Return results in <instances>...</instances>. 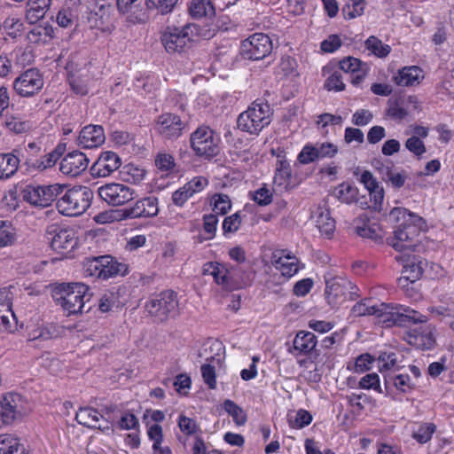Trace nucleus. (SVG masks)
Listing matches in <instances>:
<instances>
[{
    "label": "nucleus",
    "instance_id": "nucleus-16",
    "mask_svg": "<svg viewBox=\"0 0 454 454\" xmlns=\"http://www.w3.org/2000/svg\"><path fill=\"white\" fill-rule=\"evenodd\" d=\"M46 237L51 248L61 254L70 253L77 245V239L72 229L51 225L47 229Z\"/></svg>",
    "mask_w": 454,
    "mask_h": 454
},
{
    "label": "nucleus",
    "instance_id": "nucleus-44",
    "mask_svg": "<svg viewBox=\"0 0 454 454\" xmlns=\"http://www.w3.org/2000/svg\"><path fill=\"white\" fill-rule=\"evenodd\" d=\"M435 431L436 426L434 423H421L413 430L411 437L419 443L425 444L432 439Z\"/></svg>",
    "mask_w": 454,
    "mask_h": 454
},
{
    "label": "nucleus",
    "instance_id": "nucleus-57",
    "mask_svg": "<svg viewBox=\"0 0 454 454\" xmlns=\"http://www.w3.org/2000/svg\"><path fill=\"white\" fill-rule=\"evenodd\" d=\"M380 372H387L395 368L397 355L395 352H381L378 357Z\"/></svg>",
    "mask_w": 454,
    "mask_h": 454
},
{
    "label": "nucleus",
    "instance_id": "nucleus-46",
    "mask_svg": "<svg viewBox=\"0 0 454 454\" xmlns=\"http://www.w3.org/2000/svg\"><path fill=\"white\" fill-rule=\"evenodd\" d=\"M23 22L20 18L8 17L4 20L1 26L3 33L11 38H17L21 35L23 31Z\"/></svg>",
    "mask_w": 454,
    "mask_h": 454
},
{
    "label": "nucleus",
    "instance_id": "nucleus-63",
    "mask_svg": "<svg viewBox=\"0 0 454 454\" xmlns=\"http://www.w3.org/2000/svg\"><path fill=\"white\" fill-rule=\"evenodd\" d=\"M178 427L180 430L187 435L193 434L199 430L198 425L195 422V420L184 415L179 416Z\"/></svg>",
    "mask_w": 454,
    "mask_h": 454
},
{
    "label": "nucleus",
    "instance_id": "nucleus-28",
    "mask_svg": "<svg viewBox=\"0 0 454 454\" xmlns=\"http://www.w3.org/2000/svg\"><path fill=\"white\" fill-rule=\"evenodd\" d=\"M202 274L212 276L215 282L223 288H230L231 278L227 267L218 262H208L203 265Z\"/></svg>",
    "mask_w": 454,
    "mask_h": 454
},
{
    "label": "nucleus",
    "instance_id": "nucleus-11",
    "mask_svg": "<svg viewBox=\"0 0 454 454\" xmlns=\"http://www.w3.org/2000/svg\"><path fill=\"white\" fill-rule=\"evenodd\" d=\"M178 305L177 294L174 291L166 290L148 301L145 309L151 316L164 321L177 314Z\"/></svg>",
    "mask_w": 454,
    "mask_h": 454
},
{
    "label": "nucleus",
    "instance_id": "nucleus-59",
    "mask_svg": "<svg viewBox=\"0 0 454 454\" xmlns=\"http://www.w3.org/2000/svg\"><path fill=\"white\" fill-rule=\"evenodd\" d=\"M118 301V294L113 291L106 292L98 301V309L101 312H108Z\"/></svg>",
    "mask_w": 454,
    "mask_h": 454
},
{
    "label": "nucleus",
    "instance_id": "nucleus-9",
    "mask_svg": "<svg viewBox=\"0 0 454 454\" xmlns=\"http://www.w3.org/2000/svg\"><path fill=\"white\" fill-rule=\"evenodd\" d=\"M219 137L206 125H201L190 136V146L199 157L211 159L219 153Z\"/></svg>",
    "mask_w": 454,
    "mask_h": 454
},
{
    "label": "nucleus",
    "instance_id": "nucleus-23",
    "mask_svg": "<svg viewBox=\"0 0 454 454\" xmlns=\"http://www.w3.org/2000/svg\"><path fill=\"white\" fill-rule=\"evenodd\" d=\"M105 141V129L101 125L89 124L83 127L77 137L78 145L83 149L97 148Z\"/></svg>",
    "mask_w": 454,
    "mask_h": 454
},
{
    "label": "nucleus",
    "instance_id": "nucleus-61",
    "mask_svg": "<svg viewBox=\"0 0 454 454\" xmlns=\"http://www.w3.org/2000/svg\"><path fill=\"white\" fill-rule=\"evenodd\" d=\"M327 90L341 91L345 89L342 75L340 72L333 73L325 82Z\"/></svg>",
    "mask_w": 454,
    "mask_h": 454
},
{
    "label": "nucleus",
    "instance_id": "nucleus-4",
    "mask_svg": "<svg viewBox=\"0 0 454 454\" xmlns=\"http://www.w3.org/2000/svg\"><path fill=\"white\" fill-rule=\"evenodd\" d=\"M272 111L268 103L256 100L237 120L238 128L250 135H259L271 122Z\"/></svg>",
    "mask_w": 454,
    "mask_h": 454
},
{
    "label": "nucleus",
    "instance_id": "nucleus-22",
    "mask_svg": "<svg viewBox=\"0 0 454 454\" xmlns=\"http://www.w3.org/2000/svg\"><path fill=\"white\" fill-rule=\"evenodd\" d=\"M89 162L83 153L74 151L61 160L59 169L64 175L77 176L87 169Z\"/></svg>",
    "mask_w": 454,
    "mask_h": 454
},
{
    "label": "nucleus",
    "instance_id": "nucleus-45",
    "mask_svg": "<svg viewBox=\"0 0 454 454\" xmlns=\"http://www.w3.org/2000/svg\"><path fill=\"white\" fill-rule=\"evenodd\" d=\"M287 421L292 428H303L312 421V415L306 410L300 409L296 412L287 415Z\"/></svg>",
    "mask_w": 454,
    "mask_h": 454
},
{
    "label": "nucleus",
    "instance_id": "nucleus-48",
    "mask_svg": "<svg viewBox=\"0 0 454 454\" xmlns=\"http://www.w3.org/2000/svg\"><path fill=\"white\" fill-rule=\"evenodd\" d=\"M242 223V212L237 211L234 214L226 216L222 224L223 233L225 237L230 233H235L239 231Z\"/></svg>",
    "mask_w": 454,
    "mask_h": 454
},
{
    "label": "nucleus",
    "instance_id": "nucleus-25",
    "mask_svg": "<svg viewBox=\"0 0 454 454\" xmlns=\"http://www.w3.org/2000/svg\"><path fill=\"white\" fill-rule=\"evenodd\" d=\"M340 69L345 73L352 74L351 83L355 86L359 85L365 78L367 66L360 59L354 57H347L339 63Z\"/></svg>",
    "mask_w": 454,
    "mask_h": 454
},
{
    "label": "nucleus",
    "instance_id": "nucleus-17",
    "mask_svg": "<svg viewBox=\"0 0 454 454\" xmlns=\"http://www.w3.org/2000/svg\"><path fill=\"white\" fill-rule=\"evenodd\" d=\"M43 78L35 68H29L13 81V90L20 97H32L43 87Z\"/></svg>",
    "mask_w": 454,
    "mask_h": 454
},
{
    "label": "nucleus",
    "instance_id": "nucleus-33",
    "mask_svg": "<svg viewBox=\"0 0 454 454\" xmlns=\"http://www.w3.org/2000/svg\"><path fill=\"white\" fill-rule=\"evenodd\" d=\"M75 419L79 424L83 425L84 427L103 429L100 424V420L103 419V416L93 408H80L76 412Z\"/></svg>",
    "mask_w": 454,
    "mask_h": 454
},
{
    "label": "nucleus",
    "instance_id": "nucleus-64",
    "mask_svg": "<svg viewBox=\"0 0 454 454\" xmlns=\"http://www.w3.org/2000/svg\"><path fill=\"white\" fill-rule=\"evenodd\" d=\"M200 371L205 384H207L210 389H215L216 387L215 367L208 364H205L201 366Z\"/></svg>",
    "mask_w": 454,
    "mask_h": 454
},
{
    "label": "nucleus",
    "instance_id": "nucleus-15",
    "mask_svg": "<svg viewBox=\"0 0 454 454\" xmlns=\"http://www.w3.org/2000/svg\"><path fill=\"white\" fill-rule=\"evenodd\" d=\"M186 126L179 115L165 113L158 116L154 129L162 139L174 141L183 135Z\"/></svg>",
    "mask_w": 454,
    "mask_h": 454
},
{
    "label": "nucleus",
    "instance_id": "nucleus-58",
    "mask_svg": "<svg viewBox=\"0 0 454 454\" xmlns=\"http://www.w3.org/2000/svg\"><path fill=\"white\" fill-rule=\"evenodd\" d=\"M375 309L376 304H371V300H364L356 302L353 306L351 312L355 317L374 316Z\"/></svg>",
    "mask_w": 454,
    "mask_h": 454
},
{
    "label": "nucleus",
    "instance_id": "nucleus-21",
    "mask_svg": "<svg viewBox=\"0 0 454 454\" xmlns=\"http://www.w3.org/2000/svg\"><path fill=\"white\" fill-rule=\"evenodd\" d=\"M121 164V159L117 153L106 151L102 153L91 166L90 172L93 176L106 177L117 170Z\"/></svg>",
    "mask_w": 454,
    "mask_h": 454
},
{
    "label": "nucleus",
    "instance_id": "nucleus-12",
    "mask_svg": "<svg viewBox=\"0 0 454 454\" xmlns=\"http://www.w3.org/2000/svg\"><path fill=\"white\" fill-rule=\"evenodd\" d=\"M158 213V199L154 196H148L137 200L133 205L116 210L114 218L117 221L149 218L157 215Z\"/></svg>",
    "mask_w": 454,
    "mask_h": 454
},
{
    "label": "nucleus",
    "instance_id": "nucleus-8",
    "mask_svg": "<svg viewBox=\"0 0 454 454\" xmlns=\"http://www.w3.org/2000/svg\"><path fill=\"white\" fill-rule=\"evenodd\" d=\"M30 405L19 393L8 392L0 397V428L12 426L28 414Z\"/></svg>",
    "mask_w": 454,
    "mask_h": 454
},
{
    "label": "nucleus",
    "instance_id": "nucleus-32",
    "mask_svg": "<svg viewBox=\"0 0 454 454\" xmlns=\"http://www.w3.org/2000/svg\"><path fill=\"white\" fill-rule=\"evenodd\" d=\"M315 218L320 233L330 238L335 230V220L331 216L329 209L325 206H318L315 211Z\"/></svg>",
    "mask_w": 454,
    "mask_h": 454
},
{
    "label": "nucleus",
    "instance_id": "nucleus-51",
    "mask_svg": "<svg viewBox=\"0 0 454 454\" xmlns=\"http://www.w3.org/2000/svg\"><path fill=\"white\" fill-rule=\"evenodd\" d=\"M405 148L418 160H421L427 152L424 142L417 136H411L404 143Z\"/></svg>",
    "mask_w": 454,
    "mask_h": 454
},
{
    "label": "nucleus",
    "instance_id": "nucleus-53",
    "mask_svg": "<svg viewBox=\"0 0 454 454\" xmlns=\"http://www.w3.org/2000/svg\"><path fill=\"white\" fill-rule=\"evenodd\" d=\"M358 386L362 389H372L380 394L383 392L380 387V376L376 372L363 376L358 382Z\"/></svg>",
    "mask_w": 454,
    "mask_h": 454
},
{
    "label": "nucleus",
    "instance_id": "nucleus-30",
    "mask_svg": "<svg viewBox=\"0 0 454 454\" xmlns=\"http://www.w3.org/2000/svg\"><path fill=\"white\" fill-rule=\"evenodd\" d=\"M283 252H275L272 254L271 264L286 278H291L298 271L296 259L289 255H283Z\"/></svg>",
    "mask_w": 454,
    "mask_h": 454
},
{
    "label": "nucleus",
    "instance_id": "nucleus-29",
    "mask_svg": "<svg viewBox=\"0 0 454 454\" xmlns=\"http://www.w3.org/2000/svg\"><path fill=\"white\" fill-rule=\"evenodd\" d=\"M292 169L290 163L281 155H278L274 184L280 190H287L291 187Z\"/></svg>",
    "mask_w": 454,
    "mask_h": 454
},
{
    "label": "nucleus",
    "instance_id": "nucleus-34",
    "mask_svg": "<svg viewBox=\"0 0 454 454\" xmlns=\"http://www.w3.org/2000/svg\"><path fill=\"white\" fill-rule=\"evenodd\" d=\"M20 159L12 153H0V181L10 179L19 169Z\"/></svg>",
    "mask_w": 454,
    "mask_h": 454
},
{
    "label": "nucleus",
    "instance_id": "nucleus-38",
    "mask_svg": "<svg viewBox=\"0 0 454 454\" xmlns=\"http://www.w3.org/2000/svg\"><path fill=\"white\" fill-rule=\"evenodd\" d=\"M384 379L386 387L392 384L402 393H407L412 388L411 378L407 373L397 374L395 372H389Z\"/></svg>",
    "mask_w": 454,
    "mask_h": 454
},
{
    "label": "nucleus",
    "instance_id": "nucleus-37",
    "mask_svg": "<svg viewBox=\"0 0 454 454\" xmlns=\"http://www.w3.org/2000/svg\"><path fill=\"white\" fill-rule=\"evenodd\" d=\"M148 438L153 442V454H172L168 446H162L163 431L161 426L153 424L147 430Z\"/></svg>",
    "mask_w": 454,
    "mask_h": 454
},
{
    "label": "nucleus",
    "instance_id": "nucleus-6",
    "mask_svg": "<svg viewBox=\"0 0 454 454\" xmlns=\"http://www.w3.org/2000/svg\"><path fill=\"white\" fill-rule=\"evenodd\" d=\"M89 286L83 283H63L55 292V300L65 311L70 314L81 312L85 301L90 298Z\"/></svg>",
    "mask_w": 454,
    "mask_h": 454
},
{
    "label": "nucleus",
    "instance_id": "nucleus-47",
    "mask_svg": "<svg viewBox=\"0 0 454 454\" xmlns=\"http://www.w3.org/2000/svg\"><path fill=\"white\" fill-rule=\"evenodd\" d=\"M57 23L61 27H70L77 21V12L70 7H62L56 17Z\"/></svg>",
    "mask_w": 454,
    "mask_h": 454
},
{
    "label": "nucleus",
    "instance_id": "nucleus-42",
    "mask_svg": "<svg viewBox=\"0 0 454 454\" xmlns=\"http://www.w3.org/2000/svg\"><path fill=\"white\" fill-rule=\"evenodd\" d=\"M364 47L370 54L381 59L386 58L391 51V47L388 44L383 43L374 35H371L365 40Z\"/></svg>",
    "mask_w": 454,
    "mask_h": 454
},
{
    "label": "nucleus",
    "instance_id": "nucleus-36",
    "mask_svg": "<svg viewBox=\"0 0 454 454\" xmlns=\"http://www.w3.org/2000/svg\"><path fill=\"white\" fill-rule=\"evenodd\" d=\"M0 454H27L20 439L12 434H0Z\"/></svg>",
    "mask_w": 454,
    "mask_h": 454
},
{
    "label": "nucleus",
    "instance_id": "nucleus-31",
    "mask_svg": "<svg viewBox=\"0 0 454 454\" xmlns=\"http://www.w3.org/2000/svg\"><path fill=\"white\" fill-rule=\"evenodd\" d=\"M51 0H28L26 6L25 19L30 24L43 20L49 11Z\"/></svg>",
    "mask_w": 454,
    "mask_h": 454
},
{
    "label": "nucleus",
    "instance_id": "nucleus-56",
    "mask_svg": "<svg viewBox=\"0 0 454 454\" xmlns=\"http://www.w3.org/2000/svg\"><path fill=\"white\" fill-rule=\"evenodd\" d=\"M272 192L263 184L262 187L255 190L252 194V200L259 206H267L272 202Z\"/></svg>",
    "mask_w": 454,
    "mask_h": 454
},
{
    "label": "nucleus",
    "instance_id": "nucleus-1",
    "mask_svg": "<svg viewBox=\"0 0 454 454\" xmlns=\"http://www.w3.org/2000/svg\"><path fill=\"white\" fill-rule=\"evenodd\" d=\"M388 222L397 223L393 236L387 239V244L396 251L411 249L414 240L425 228V221L419 215L404 207H394L387 215Z\"/></svg>",
    "mask_w": 454,
    "mask_h": 454
},
{
    "label": "nucleus",
    "instance_id": "nucleus-10",
    "mask_svg": "<svg viewBox=\"0 0 454 454\" xmlns=\"http://www.w3.org/2000/svg\"><path fill=\"white\" fill-rule=\"evenodd\" d=\"M65 185L53 184L50 185L27 184L22 190L23 200L29 204L46 207L63 193Z\"/></svg>",
    "mask_w": 454,
    "mask_h": 454
},
{
    "label": "nucleus",
    "instance_id": "nucleus-14",
    "mask_svg": "<svg viewBox=\"0 0 454 454\" xmlns=\"http://www.w3.org/2000/svg\"><path fill=\"white\" fill-rule=\"evenodd\" d=\"M272 48V42L267 35L255 33L242 42L240 53L247 59L259 60L270 55Z\"/></svg>",
    "mask_w": 454,
    "mask_h": 454
},
{
    "label": "nucleus",
    "instance_id": "nucleus-50",
    "mask_svg": "<svg viewBox=\"0 0 454 454\" xmlns=\"http://www.w3.org/2000/svg\"><path fill=\"white\" fill-rule=\"evenodd\" d=\"M178 0H145L146 8L156 10L160 14L171 12Z\"/></svg>",
    "mask_w": 454,
    "mask_h": 454
},
{
    "label": "nucleus",
    "instance_id": "nucleus-5",
    "mask_svg": "<svg viewBox=\"0 0 454 454\" xmlns=\"http://www.w3.org/2000/svg\"><path fill=\"white\" fill-rule=\"evenodd\" d=\"M92 199L93 192L87 186L81 185L65 189L57 201V208L64 215H81L90 207Z\"/></svg>",
    "mask_w": 454,
    "mask_h": 454
},
{
    "label": "nucleus",
    "instance_id": "nucleus-41",
    "mask_svg": "<svg viewBox=\"0 0 454 454\" xmlns=\"http://www.w3.org/2000/svg\"><path fill=\"white\" fill-rule=\"evenodd\" d=\"M423 273L422 262L415 258L403 266V277L399 279L400 284L410 281L411 283L419 279Z\"/></svg>",
    "mask_w": 454,
    "mask_h": 454
},
{
    "label": "nucleus",
    "instance_id": "nucleus-62",
    "mask_svg": "<svg viewBox=\"0 0 454 454\" xmlns=\"http://www.w3.org/2000/svg\"><path fill=\"white\" fill-rule=\"evenodd\" d=\"M318 160L316 145H305L298 155V160L301 164H309Z\"/></svg>",
    "mask_w": 454,
    "mask_h": 454
},
{
    "label": "nucleus",
    "instance_id": "nucleus-35",
    "mask_svg": "<svg viewBox=\"0 0 454 454\" xmlns=\"http://www.w3.org/2000/svg\"><path fill=\"white\" fill-rule=\"evenodd\" d=\"M333 195L341 203L352 204L358 200V189L348 182H343L333 189Z\"/></svg>",
    "mask_w": 454,
    "mask_h": 454
},
{
    "label": "nucleus",
    "instance_id": "nucleus-55",
    "mask_svg": "<svg viewBox=\"0 0 454 454\" xmlns=\"http://www.w3.org/2000/svg\"><path fill=\"white\" fill-rule=\"evenodd\" d=\"M364 0H351V4H345L342 11L346 18L354 19L364 13Z\"/></svg>",
    "mask_w": 454,
    "mask_h": 454
},
{
    "label": "nucleus",
    "instance_id": "nucleus-40",
    "mask_svg": "<svg viewBox=\"0 0 454 454\" xmlns=\"http://www.w3.org/2000/svg\"><path fill=\"white\" fill-rule=\"evenodd\" d=\"M189 12L193 18H203L212 17L215 12L210 0H192Z\"/></svg>",
    "mask_w": 454,
    "mask_h": 454
},
{
    "label": "nucleus",
    "instance_id": "nucleus-3",
    "mask_svg": "<svg viewBox=\"0 0 454 454\" xmlns=\"http://www.w3.org/2000/svg\"><path fill=\"white\" fill-rule=\"evenodd\" d=\"M199 35V26L187 23L182 27H167L161 34L160 40L168 53H182L191 47L192 43Z\"/></svg>",
    "mask_w": 454,
    "mask_h": 454
},
{
    "label": "nucleus",
    "instance_id": "nucleus-24",
    "mask_svg": "<svg viewBox=\"0 0 454 454\" xmlns=\"http://www.w3.org/2000/svg\"><path fill=\"white\" fill-rule=\"evenodd\" d=\"M118 12L133 22H142L146 19L145 0H116Z\"/></svg>",
    "mask_w": 454,
    "mask_h": 454
},
{
    "label": "nucleus",
    "instance_id": "nucleus-54",
    "mask_svg": "<svg viewBox=\"0 0 454 454\" xmlns=\"http://www.w3.org/2000/svg\"><path fill=\"white\" fill-rule=\"evenodd\" d=\"M15 239L12 225L7 221H0V247L12 245Z\"/></svg>",
    "mask_w": 454,
    "mask_h": 454
},
{
    "label": "nucleus",
    "instance_id": "nucleus-43",
    "mask_svg": "<svg viewBox=\"0 0 454 454\" xmlns=\"http://www.w3.org/2000/svg\"><path fill=\"white\" fill-rule=\"evenodd\" d=\"M223 410L232 418L237 426H243L247 420L245 411L230 399H226L223 403Z\"/></svg>",
    "mask_w": 454,
    "mask_h": 454
},
{
    "label": "nucleus",
    "instance_id": "nucleus-7",
    "mask_svg": "<svg viewBox=\"0 0 454 454\" xmlns=\"http://www.w3.org/2000/svg\"><path fill=\"white\" fill-rule=\"evenodd\" d=\"M127 265L118 262L110 255L87 257L82 262L83 274L88 277L106 280L127 272Z\"/></svg>",
    "mask_w": 454,
    "mask_h": 454
},
{
    "label": "nucleus",
    "instance_id": "nucleus-19",
    "mask_svg": "<svg viewBox=\"0 0 454 454\" xmlns=\"http://www.w3.org/2000/svg\"><path fill=\"white\" fill-rule=\"evenodd\" d=\"M317 340L311 332L300 331L293 340L295 356H309L311 362H317L320 356V349H317Z\"/></svg>",
    "mask_w": 454,
    "mask_h": 454
},
{
    "label": "nucleus",
    "instance_id": "nucleus-27",
    "mask_svg": "<svg viewBox=\"0 0 454 454\" xmlns=\"http://www.w3.org/2000/svg\"><path fill=\"white\" fill-rule=\"evenodd\" d=\"M423 79L424 71L418 66L404 67L393 77L395 83L403 87L418 85Z\"/></svg>",
    "mask_w": 454,
    "mask_h": 454
},
{
    "label": "nucleus",
    "instance_id": "nucleus-20",
    "mask_svg": "<svg viewBox=\"0 0 454 454\" xmlns=\"http://www.w3.org/2000/svg\"><path fill=\"white\" fill-rule=\"evenodd\" d=\"M354 289L353 283L347 278L336 277L326 281L325 296L332 306H336L341 300L347 299L348 289Z\"/></svg>",
    "mask_w": 454,
    "mask_h": 454
},
{
    "label": "nucleus",
    "instance_id": "nucleus-18",
    "mask_svg": "<svg viewBox=\"0 0 454 454\" xmlns=\"http://www.w3.org/2000/svg\"><path fill=\"white\" fill-rule=\"evenodd\" d=\"M112 13L111 4H97L88 14L89 27L103 33H111L114 29Z\"/></svg>",
    "mask_w": 454,
    "mask_h": 454
},
{
    "label": "nucleus",
    "instance_id": "nucleus-39",
    "mask_svg": "<svg viewBox=\"0 0 454 454\" xmlns=\"http://www.w3.org/2000/svg\"><path fill=\"white\" fill-rule=\"evenodd\" d=\"M386 115L395 121H402L408 115L404 107V99L402 97L391 98L387 101Z\"/></svg>",
    "mask_w": 454,
    "mask_h": 454
},
{
    "label": "nucleus",
    "instance_id": "nucleus-60",
    "mask_svg": "<svg viewBox=\"0 0 454 454\" xmlns=\"http://www.w3.org/2000/svg\"><path fill=\"white\" fill-rule=\"evenodd\" d=\"M218 224V217L215 214H207L203 216V229L207 234V239H211L215 237Z\"/></svg>",
    "mask_w": 454,
    "mask_h": 454
},
{
    "label": "nucleus",
    "instance_id": "nucleus-26",
    "mask_svg": "<svg viewBox=\"0 0 454 454\" xmlns=\"http://www.w3.org/2000/svg\"><path fill=\"white\" fill-rule=\"evenodd\" d=\"M356 233L366 239L379 240L382 239V230L376 223H372L366 214H362L354 220Z\"/></svg>",
    "mask_w": 454,
    "mask_h": 454
},
{
    "label": "nucleus",
    "instance_id": "nucleus-2",
    "mask_svg": "<svg viewBox=\"0 0 454 454\" xmlns=\"http://www.w3.org/2000/svg\"><path fill=\"white\" fill-rule=\"evenodd\" d=\"M374 317L377 323L385 327L394 325L407 327L414 324L426 323L427 317L407 306L392 303L376 304Z\"/></svg>",
    "mask_w": 454,
    "mask_h": 454
},
{
    "label": "nucleus",
    "instance_id": "nucleus-49",
    "mask_svg": "<svg viewBox=\"0 0 454 454\" xmlns=\"http://www.w3.org/2000/svg\"><path fill=\"white\" fill-rule=\"evenodd\" d=\"M380 172L383 175V178L395 188L403 187L407 178L404 171L395 172L389 167L382 168Z\"/></svg>",
    "mask_w": 454,
    "mask_h": 454
},
{
    "label": "nucleus",
    "instance_id": "nucleus-13",
    "mask_svg": "<svg viewBox=\"0 0 454 454\" xmlns=\"http://www.w3.org/2000/svg\"><path fill=\"white\" fill-rule=\"evenodd\" d=\"M98 196L102 200L113 207L123 206L137 196L135 189L121 183H109L98 189Z\"/></svg>",
    "mask_w": 454,
    "mask_h": 454
},
{
    "label": "nucleus",
    "instance_id": "nucleus-52",
    "mask_svg": "<svg viewBox=\"0 0 454 454\" xmlns=\"http://www.w3.org/2000/svg\"><path fill=\"white\" fill-rule=\"evenodd\" d=\"M213 211L215 215H223L231 208V202L229 196L223 193H216L212 198Z\"/></svg>",
    "mask_w": 454,
    "mask_h": 454
}]
</instances>
